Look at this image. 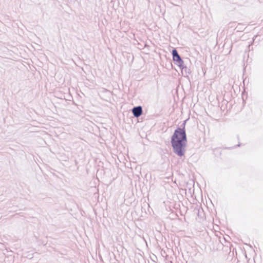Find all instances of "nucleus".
<instances>
[{
	"mask_svg": "<svg viewBox=\"0 0 263 263\" xmlns=\"http://www.w3.org/2000/svg\"><path fill=\"white\" fill-rule=\"evenodd\" d=\"M171 142L174 153L178 156H183L187 143L185 129L177 127L171 137Z\"/></svg>",
	"mask_w": 263,
	"mask_h": 263,
	"instance_id": "obj_1",
	"label": "nucleus"
},
{
	"mask_svg": "<svg viewBox=\"0 0 263 263\" xmlns=\"http://www.w3.org/2000/svg\"><path fill=\"white\" fill-rule=\"evenodd\" d=\"M172 54L173 56V61H174L175 63L179 66L182 70L185 69L186 70L187 69V67L184 65V62L180 55L178 54V51L176 48H174L172 50Z\"/></svg>",
	"mask_w": 263,
	"mask_h": 263,
	"instance_id": "obj_2",
	"label": "nucleus"
},
{
	"mask_svg": "<svg viewBox=\"0 0 263 263\" xmlns=\"http://www.w3.org/2000/svg\"><path fill=\"white\" fill-rule=\"evenodd\" d=\"M134 116L138 118L141 116L143 113L142 107L141 106H135L132 109Z\"/></svg>",
	"mask_w": 263,
	"mask_h": 263,
	"instance_id": "obj_3",
	"label": "nucleus"
},
{
	"mask_svg": "<svg viewBox=\"0 0 263 263\" xmlns=\"http://www.w3.org/2000/svg\"><path fill=\"white\" fill-rule=\"evenodd\" d=\"M186 120H185L182 124L181 125V128H184L185 129V124H186Z\"/></svg>",
	"mask_w": 263,
	"mask_h": 263,
	"instance_id": "obj_4",
	"label": "nucleus"
},
{
	"mask_svg": "<svg viewBox=\"0 0 263 263\" xmlns=\"http://www.w3.org/2000/svg\"><path fill=\"white\" fill-rule=\"evenodd\" d=\"M184 71L186 72V73H190V70L187 68V69L185 70V69H183Z\"/></svg>",
	"mask_w": 263,
	"mask_h": 263,
	"instance_id": "obj_5",
	"label": "nucleus"
},
{
	"mask_svg": "<svg viewBox=\"0 0 263 263\" xmlns=\"http://www.w3.org/2000/svg\"><path fill=\"white\" fill-rule=\"evenodd\" d=\"M240 146V144H238L237 145V146Z\"/></svg>",
	"mask_w": 263,
	"mask_h": 263,
	"instance_id": "obj_6",
	"label": "nucleus"
}]
</instances>
